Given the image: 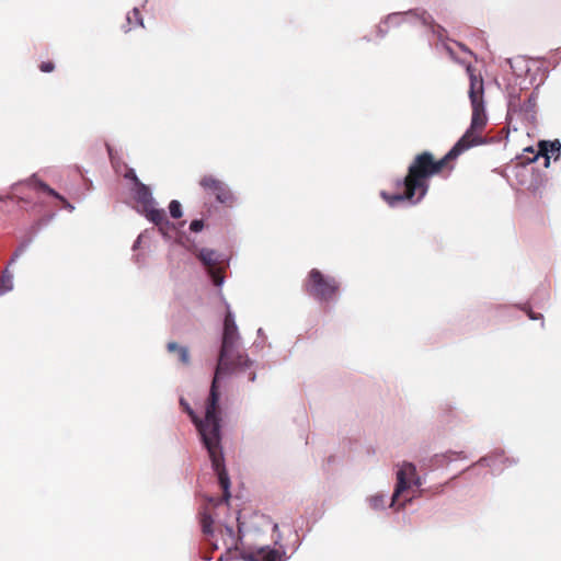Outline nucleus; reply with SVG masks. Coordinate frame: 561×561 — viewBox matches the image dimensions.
I'll return each instance as SVG.
<instances>
[{"label": "nucleus", "instance_id": "nucleus-3", "mask_svg": "<svg viewBox=\"0 0 561 561\" xmlns=\"http://www.w3.org/2000/svg\"><path fill=\"white\" fill-rule=\"evenodd\" d=\"M239 339L240 336L233 314L228 309L224 320L221 347L215 369L217 378H221L234 371H243L252 366V362L249 359L248 355L238 350Z\"/></svg>", "mask_w": 561, "mask_h": 561}, {"label": "nucleus", "instance_id": "nucleus-22", "mask_svg": "<svg viewBox=\"0 0 561 561\" xmlns=\"http://www.w3.org/2000/svg\"><path fill=\"white\" fill-rule=\"evenodd\" d=\"M211 524H213V519L209 516H205L203 518V531L205 534L211 533Z\"/></svg>", "mask_w": 561, "mask_h": 561}, {"label": "nucleus", "instance_id": "nucleus-15", "mask_svg": "<svg viewBox=\"0 0 561 561\" xmlns=\"http://www.w3.org/2000/svg\"><path fill=\"white\" fill-rule=\"evenodd\" d=\"M13 287V276L5 270L0 278V295L11 290Z\"/></svg>", "mask_w": 561, "mask_h": 561}, {"label": "nucleus", "instance_id": "nucleus-8", "mask_svg": "<svg viewBox=\"0 0 561 561\" xmlns=\"http://www.w3.org/2000/svg\"><path fill=\"white\" fill-rule=\"evenodd\" d=\"M412 484L420 485V479L416 476V468L411 462H403L397 472V484L392 494L390 506H394L398 496Z\"/></svg>", "mask_w": 561, "mask_h": 561}, {"label": "nucleus", "instance_id": "nucleus-18", "mask_svg": "<svg viewBox=\"0 0 561 561\" xmlns=\"http://www.w3.org/2000/svg\"><path fill=\"white\" fill-rule=\"evenodd\" d=\"M55 69V65L53 61H43L41 65H39V70L42 72H53Z\"/></svg>", "mask_w": 561, "mask_h": 561}, {"label": "nucleus", "instance_id": "nucleus-14", "mask_svg": "<svg viewBox=\"0 0 561 561\" xmlns=\"http://www.w3.org/2000/svg\"><path fill=\"white\" fill-rule=\"evenodd\" d=\"M126 20L128 23V28L126 30V32L129 31L134 26L142 25L141 14H140L139 10L136 8L127 13Z\"/></svg>", "mask_w": 561, "mask_h": 561}, {"label": "nucleus", "instance_id": "nucleus-2", "mask_svg": "<svg viewBox=\"0 0 561 561\" xmlns=\"http://www.w3.org/2000/svg\"><path fill=\"white\" fill-rule=\"evenodd\" d=\"M219 379L216 375H214L209 396L206 400L205 405V419L201 420L194 410L190 407V404L185 401V399H180V404L183 410L188 414L192 422L195 424L203 444L208 451L209 458L211 460V466L214 471L218 477L219 485L222 490L221 502L228 503L230 499V479L228 472L225 467V459L221 449V433H220V422H221V409L218 404L219 402Z\"/></svg>", "mask_w": 561, "mask_h": 561}, {"label": "nucleus", "instance_id": "nucleus-17", "mask_svg": "<svg viewBox=\"0 0 561 561\" xmlns=\"http://www.w3.org/2000/svg\"><path fill=\"white\" fill-rule=\"evenodd\" d=\"M370 506L374 510H379L385 506V496L383 495H374L369 499Z\"/></svg>", "mask_w": 561, "mask_h": 561}, {"label": "nucleus", "instance_id": "nucleus-13", "mask_svg": "<svg viewBox=\"0 0 561 561\" xmlns=\"http://www.w3.org/2000/svg\"><path fill=\"white\" fill-rule=\"evenodd\" d=\"M403 16H413V18L420 20V22L426 26H433V23H434L433 18L425 11H422L421 13H412V12L404 13V14L397 13V14H393L391 16V19L403 18Z\"/></svg>", "mask_w": 561, "mask_h": 561}, {"label": "nucleus", "instance_id": "nucleus-6", "mask_svg": "<svg viewBox=\"0 0 561 561\" xmlns=\"http://www.w3.org/2000/svg\"><path fill=\"white\" fill-rule=\"evenodd\" d=\"M225 533L230 540L228 543L230 545L228 547V552L233 553V558H239L244 561H283L285 552L268 546L248 551H240L238 548V541L240 538L236 536L233 528L227 526L225 528Z\"/></svg>", "mask_w": 561, "mask_h": 561}, {"label": "nucleus", "instance_id": "nucleus-10", "mask_svg": "<svg viewBox=\"0 0 561 561\" xmlns=\"http://www.w3.org/2000/svg\"><path fill=\"white\" fill-rule=\"evenodd\" d=\"M539 150L535 152L531 147L525 149V152L531 154V157H526L527 162H534L538 159L539 156L545 157V167L548 168L550 164V158L554 157L557 160L560 156L561 151V142L556 139L553 141L541 140L538 144Z\"/></svg>", "mask_w": 561, "mask_h": 561}, {"label": "nucleus", "instance_id": "nucleus-24", "mask_svg": "<svg viewBox=\"0 0 561 561\" xmlns=\"http://www.w3.org/2000/svg\"><path fill=\"white\" fill-rule=\"evenodd\" d=\"M255 377H256L255 373H254V371H252V373H250V375H249V380H250V381H254V380H255Z\"/></svg>", "mask_w": 561, "mask_h": 561}, {"label": "nucleus", "instance_id": "nucleus-4", "mask_svg": "<svg viewBox=\"0 0 561 561\" xmlns=\"http://www.w3.org/2000/svg\"><path fill=\"white\" fill-rule=\"evenodd\" d=\"M134 199L137 203V210L144 215L149 221L153 222L161 233L167 234L168 230L173 227L169 221L164 209L154 207V199L150 188L144 183L133 188Z\"/></svg>", "mask_w": 561, "mask_h": 561}, {"label": "nucleus", "instance_id": "nucleus-19", "mask_svg": "<svg viewBox=\"0 0 561 561\" xmlns=\"http://www.w3.org/2000/svg\"><path fill=\"white\" fill-rule=\"evenodd\" d=\"M523 310L527 313V316L531 319V320H542V314L541 313H536L534 312L529 307L527 306H524L523 307Z\"/></svg>", "mask_w": 561, "mask_h": 561}, {"label": "nucleus", "instance_id": "nucleus-7", "mask_svg": "<svg viewBox=\"0 0 561 561\" xmlns=\"http://www.w3.org/2000/svg\"><path fill=\"white\" fill-rule=\"evenodd\" d=\"M199 185L206 193L215 195L216 201L220 204L231 207L236 202L234 195L229 186L214 175L206 174L202 176Z\"/></svg>", "mask_w": 561, "mask_h": 561}, {"label": "nucleus", "instance_id": "nucleus-21", "mask_svg": "<svg viewBox=\"0 0 561 561\" xmlns=\"http://www.w3.org/2000/svg\"><path fill=\"white\" fill-rule=\"evenodd\" d=\"M204 227L203 220L196 219L193 220L190 225V230L193 232H199Z\"/></svg>", "mask_w": 561, "mask_h": 561}, {"label": "nucleus", "instance_id": "nucleus-20", "mask_svg": "<svg viewBox=\"0 0 561 561\" xmlns=\"http://www.w3.org/2000/svg\"><path fill=\"white\" fill-rule=\"evenodd\" d=\"M125 178L134 182V187L138 186V184L141 183L133 169L128 170L125 173Z\"/></svg>", "mask_w": 561, "mask_h": 561}, {"label": "nucleus", "instance_id": "nucleus-1", "mask_svg": "<svg viewBox=\"0 0 561 561\" xmlns=\"http://www.w3.org/2000/svg\"><path fill=\"white\" fill-rule=\"evenodd\" d=\"M466 70L470 81L468 95L472 108L469 128L442 159L435 160L428 151L416 154L409 165L404 180L398 182V188L402 187L403 191L396 194L381 192L382 198L390 206H394L402 201H409L412 204L419 203L428 191V179L431 176L448 168L449 162L457 159L462 152L484 144L483 130L488 122L484 103V81L481 73L473 66L468 65Z\"/></svg>", "mask_w": 561, "mask_h": 561}, {"label": "nucleus", "instance_id": "nucleus-9", "mask_svg": "<svg viewBox=\"0 0 561 561\" xmlns=\"http://www.w3.org/2000/svg\"><path fill=\"white\" fill-rule=\"evenodd\" d=\"M197 257L207 268L208 274L211 277L214 284L216 286H220L224 283V274L222 267L220 266L221 260L219 254L210 249H202L199 250Z\"/></svg>", "mask_w": 561, "mask_h": 561}, {"label": "nucleus", "instance_id": "nucleus-12", "mask_svg": "<svg viewBox=\"0 0 561 561\" xmlns=\"http://www.w3.org/2000/svg\"><path fill=\"white\" fill-rule=\"evenodd\" d=\"M167 350L171 354H176L182 364H190V352L186 346L179 345L176 342H169L167 344Z\"/></svg>", "mask_w": 561, "mask_h": 561}, {"label": "nucleus", "instance_id": "nucleus-26", "mask_svg": "<svg viewBox=\"0 0 561 561\" xmlns=\"http://www.w3.org/2000/svg\"><path fill=\"white\" fill-rule=\"evenodd\" d=\"M447 51L449 53L450 56H453V50L449 48V47H446Z\"/></svg>", "mask_w": 561, "mask_h": 561}, {"label": "nucleus", "instance_id": "nucleus-5", "mask_svg": "<svg viewBox=\"0 0 561 561\" xmlns=\"http://www.w3.org/2000/svg\"><path fill=\"white\" fill-rule=\"evenodd\" d=\"M305 291L319 301L333 300L340 289V283L332 276L322 274L312 268L304 283Z\"/></svg>", "mask_w": 561, "mask_h": 561}, {"label": "nucleus", "instance_id": "nucleus-16", "mask_svg": "<svg viewBox=\"0 0 561 561\" xmlns=\"http://www.w3.org/2000/svg\"><path fill=\"white\" fill-rule=\"evenodd\" d=\"M169 210H170V215L171 217L178 219L182 216V206L181 204L178 202V201H171L170 205H169Z\"/></svg>", "mask_w": 561, "mask_h": 561}, {"label": "nucleus", "instance_id": "nucleus-25", "mask_svg": "<svg viewBox=\"0 0 561 561\" xmlns=\"http://www.w3.org/2000/svg\"><path fill=\"white\" fill-rule=\"evenodd\" d=\"M458 46H459L462 50H466V51H467V48L465 47V45H462V44H458Z\"/></svg>", "mask_w": 561, "mask_h": 561}, {"label": "nucleus", "instance_id": "nucleus-23", "mask_svg": "<svg viewBox=\"0 0 561 561\" xmlns=\"http://www.w3.org/2000/svg\"><path fill=\"white\" fill-rule=\"evenodd\" d=\"M23 252V248H20L15 253H14V256L12 259V261H14L21 253Z\"/></svg>", "mask_w": 561, "mask_h": 561}, {"label": "nucleus", "instance_id": "nucleus-27", "mask_svg": "<svg viewBox=\"0 0 561 561\" xmlns=\"http://www.w3.org/2000/svg\"><path fill=\"white\" fill-rule=\"evenodd\" d=\"M278 529V525H274V530H277Z\"/></svg>", "mask_w": 561, "mask_h": 561}, {"label": "nucleus", "instance_id": "nucleus-11", "mask_svg": "<svg viewBox=\"0 0 561 561\" xmlns=\"http://www.w3.org/2000/svg\"><path fill=\"white\" fill-rule=\"evenodd\" d=\"M25 183L28 187L36 192H43L59 199L62 203V206L69 209L70 211L73 209V206L64 196L57 193L54 188L49 187L43 181L38 180L35 175L30 178Z\"/></svg>", "mask_w": 561, "mask_h": 561}]
</instances>
